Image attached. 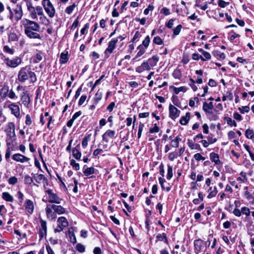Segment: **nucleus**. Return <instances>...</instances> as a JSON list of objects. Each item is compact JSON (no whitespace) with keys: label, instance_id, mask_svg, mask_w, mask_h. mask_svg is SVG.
I'll use <instances>...</instances> for the list:
<instances>
[{"label":"nucleus","instance_id":"60","mask_svg":"<svg viewBox=\"0 0 254 254\" xmlns=\"http://www.w3.org/2000/svg\"><path fill=\"white\" fill-rule=\"evenodd\" d=\"M6 121V117L4 115L2 110L0 109V125L4 123Z\"/></svg>","mask_w":254,"mask_h":254},{"label":"nucleus","instance_id":"58","mask_svg":"<svg viewBox=\"0 0 254 254\" xmlns=\"http://www.w3.org/2000/svg\"><path fill=\"white\" fill-rule=\"evenodd\" d=\"M239 111L242 113H248L250 111V107L248 106H242L238 108Z\"/></svg>","mask_w":254,"mask_h":254},{"label":"nucleus","instance_id":"55","mask_svg":"<svg viewBox=\"0 0 254 254\" xmlns=\"http://www.w3.org/2000/svg\"><path fill=\"white\" fill-rule=\"evenodd\" d=\"M229 34L230 35L229 39L231 41H233L235 38L240 37V35L236 33L234 31H231Z\"/></svg>","mask_w":254,"mask_h":254},{"label":"nucleus","instance_id":"52","mask_svg":"<svg viewBox=\"0 0 254 254\" xmlns=\"http://www.w3.org/2000/svg\"><path fill=\"white\" fill-rule=\"evenodd\" d=\"M43 59V56L42 52H39V53H37L35 56V57L34 59V63H38L40 61H42Z\"/></svg>","mask_w":254,"mask_h":254},{"label":"nucleus","instance_id":"18","mask_svg":"<svg viewBox=\"0 0 254 254\" xmlns=\"http://www.w3.org/2000/svg\"><path fill=\"white\" fill-rule=\"evenodd\" d=\"M118 41V39L117 38H114L111 40L109 43L108 46L107 48L106 49L105 53L106 54L109 53V54H111L113 53V50L115 49L116 47V44Z\"/></svg>","mask_w":254,"mask_h":254},{"label":"nucleus","instance_id":"47","mask_svg":"<svg viewBox=\"0 0 254 254\" xmlns=\"http://www.w3.org/2000/svg\"><path fill=\"white\" fill-rule=\"evenodd\" d=\"M75 6L76 4L74 3H73L72 5L67 6L65 8V12L68 14H70L73 12Z\"/></svg>","mask_w":254,"mask_h":254},{"label":"nucleus","instance_id":"61","mask_svg":"<svg viewBox=\"0 0 254 254\" xmlns=\"http://www.w3.org/2000/svg\"><path fill=\"white\" fill-rule=\"evenodd\" d=\"M178 153L177 152H171L168 155V158L169 159L173 161L175 158H176L178 157Z\"/></svg>","mask_w":254,"mask_h":254},{"label":"nucleus","instance_id":"43","mask_svg":"<svg viewBox=\"0 0 254 254\" xmlns=\"http://www.w3.org/2000/svg\"><path fill=\"white\" fill-rule=\"evenodd\" d=\"M173 76L176 79H180L182 77V72L180 69H175L173 72Z\"/></svg>","mask_w":254,"mask_h":254},{"label":"nucleus","instance_id":"15","mask_svg":"<svg viewBox=\"0 0 254 254\" xmlns=\"http://www.w3.org/2000/svg\"><path fill=\"white\" fill-rule=\"evenodd\" d=\"M169 117L173 120H175L178 118L180 114V111L176 107L170 104L169 107Z\"/></svg>","mask_w":254,"mask_h":254},{"label":"nucleus","instance_id":"35","mask_svg":"<svg viewBox=\"0 0 254 254\" xmlns=\"http://www.w3.org/2000/svg\"><path fill=\"white\" fill-rule=\"evenodd\" d=\"M68 60V55L67 52L65 53H62L60 56V63L62 64H65L67 62Z\"/></svg>","mask_w":254,"mask_h":254},{"label":"nucleus","instance_id":"33","mask_svg":"<svg viewBox=\"0 0 254 254\" xmlns=\"http://www.w3.org/2000/svg\"><path fill=\"white\" fill-rule=\"evenodd\" d=\"M1 197L4 200L8 202H12L13 201V197L9 192H2Z\"/></svg>","mask_w":254,"mask_h":254},{"label":"nucleus","instance_id":"19","mask_svg":"<svg viewBox=\"0 0 254 254\" xmlns=\"http://www.w3.org/2000/svg\"><path fill=\"white\" fill-rule=\"evenodd\" d=\"M9 91V87L7 84H4L0 89V97L2 100H4L7 97Z\"/></svg>","mask_w":254,"mask_h":254},{"label":"nucleus","instance_id":"57","mask_svg":"<svg viewBox=\"0 0 254 254\" xmlns=\"http://www.w3.org/2000/svg\"><path fill=\"white\" fill-rule=\"evenodd\" d=\"M17 195L18 199V203L21 205L24 199V194L21 191H18L17 193Z\"/></svg>","mask_w":254,"mask_h":254},{"label":"nucleus","instance_id":"24","mask_svg":"<svg viewBox=\"0 0 254 254\" xmlns=\"http://www.w3.org/2000/svg\"><path fill=\"white\" fill-rule=\"evenodd\" d=\"M159 60V58L157 55H154L147 61L150 68L156 65Z\"/></svg>","mask_w":254,"mask_h":254},{"label":"nucleus","instance_id":"26","mask_svg":"<svg viewBox=\"0 0 254 254\" xmlns=\"http://www.w3.org/2000/svg\"><path fill=\"white\" fill-rule=\"evenodd\" d=\"M210 159L212 162H214L216 165H220L221 164L219 159V156L217 153L212 152L209 155Z\"/></svg>","mask_w":254,"mask_h":254},{"label":"nucleus","instance_id":"46","mask_svg":"<svg viewBox=\"0 0 254 254\" xmlns=\"http://www.w3.org/2000/svg\"><path fill=\"white\" fill-rule=\"evenodd\" d=\"M213 55L217 58L223 60L225 58V55L224 53H221L219 51H215L213 53Z\"/></svg>","mask_w":254,"mask_h":254},{"label":"nucleus","instance_id":"13","mask_svg":"<svg viewBox=\"0 0 254 254\" xmlns=\"http://www.w3.org/2000/svg\"><path fill=\"white\" fill-rule=\"evenodd\" d=\"M8 108L11 111V113L16 118L20 117V108L18 105L15 103H11L8 105Z\"/></svg>","mask_w":254,"mask_h":254},{"label":"nucleus","instance_id":"22","mask_svg":"<svg viewBox=\"0 0 254 254\" xmlns=\"http://www.w3.org/2000/svg\"><path fill=\"white\" fill-rule=\"evenodd\" d=\"M32 175H33V180L37 184L41 183L42 181H45L47 183L48 182V179L42 174L32 173Z\"/></svg>","mask_w":254,"mask_h":254},{"label":"nucleus","instance_id":"3","mask_svg":"<svg viewBox=\"0 0 254 254\" xmlns=\"http://www.w3.org/2000/svg\"><path fill=\"white\" fill-rule=\"evenodd\" d=\"M6 8L9 12L7 17L12 22H17L22 18L23 11L21 3H17L13 7L7 5Z\"/></svg>","mask_w":254,"mask_h":254},{"label":"nucleus","instance_id":"11","mask_svg":"<svg viewBox=\"0 0 254 254\" xmlns=\"http://www.w3.org/2000/svg\"><path fill=\"white\" fill-rule=\"evenodd\" d=\"M23 206L24 207L25 212L27 214L31 215L33 214L35 206L32 200L29 199H26L25 200Z\"/></svg>","mask_w":254,"mask_h":254},{"label":"nucleus","instance_id":"53","mask_svg":"<svg viewBox=\"0 0 254 254\" xmlns=\"http://www.w3.org/2000/svg\"><path fill=\"white\" fill-rule=\"evenodd\" d=\"M153 43L157 45H161L163 43V41L159 36H156L153 39Z\"/></svg>","mask_w":254,"mask_h":254},{"label":"nucleus","instance_id":"36","mask_svg":"<svg viewBox=\"0 0 254 254\" xmlns=\"http://www.w3.org/2000/svg\"><path fill=\"white\" fill-rule=\"evenodd\" d=\"M102 96L103 94L102 92L98 90L95 94L93 99V102L95 104V105H97L98 103V102L102 99Z\"/></svg>","mask_w":254,"mask_h":254},{"label":"nucleus","instance_id":"6","mask_svg":"<svg viewBox=\"0 0 254 254\" xmlns=\"http://www.w3.org/2000/svg\"><path fill=\"white\" fill-rule=\"evenodd\" d=\"M26 7L29 12V16L32 19H37L38 12H40L43 9L40 5L34 6L32 3L26 5Z\"/></svg>","mask_w":254,"mask_h":254},{"label":"nucleus","instance_id":"49","mask_svg":"<svg viewBox=\"0 0 254 254\" xmlns=\"http://www.w3.org/2000/svg\"><path fill=\"white\" fill-rule=\"evenodd\" d=\"M182 28V26L181 25H178L175 28L173 29V37H175L177 35H179L181 29Z\"/></svg>","mask_w":254,"mask_h":254},{"label":"nucleus","instance_id":"17","mask_svg":"<svg viewBox=\"0 0 254 254\" xmlns=\"http://www.w3.org/2000/svg\"><path fill=\"white\" fill-rule=\"evenodd\" d=\"M12 159L17 162H19L20 163H25L28 162L30 160V158L22 155L20 153H16L14 154L12 156Z\"/></svg>","mask_w":254,"mask_h":254},{"label":"nucleus","instance_id":"9","mask_svg":"<svg viewBox=\"0 0 254 254\" xmlns=\"http://www.w3.org/2000/svg\"><path fill=\"white\" fill-rule=\"evenodd\" d=\"M207 242L209 243L208 246H209L210 245V242L208 240L206 242H204V241L200 239L195 240L193 242L194 251L195 254H198L201 252H202L203 249L204 248V244L206 245Z\"/></svg>","mask_w":254,"mask_h":254},{"label":"nucleus","instance_id":"27","mask_svg":"<svg viewBox=\"0 0 254 254\" xmlns=\"http://www.w3.org/2000/svg\"><path fill=\"white\" fill-rule=\"evenodd\" d=\"M33 177H31L28 175H26L24 177V183L26 185H31L33 184V186L38 187V185L36 183H33Z\"/></svg>","mask_w":254,"mask_h":254},{"label":"nucleus","instance_id":"21","mask_svg":"<svg viewBox=\"0 0 254 254\" xmlns=\"http://www.w3.org/2000/svg\"><path fill=\"white\" fill-rule=\"evenodd\" d=\"M115 131L108 129L102 135V140L104 142L108 143L109 138H113L115 135Z\"/></svg>","mask_w":254,"mask_h":254},{"label":"nucleus","instance_id":"14","mask_svg":"<svg viewBox=\"0 0 254 254\" xmlns=\"http://www.w3.org/2000/svg\"><path fill=\"white\" fill-rule=\"evenodd\" d=\"M52 209H53V206L51 204H48L45 208L47 217L50 220L56 219L57 217L55 211L54 210L53 211Z\"/></svg>","mask_w":254,"mask_h":254},{"label":"nucleus","instance_id":"20","mask_svg":"<svg viewBox=\"0 0 254 254\" xmlns=\"http://www.w3.org/2000/svg\"><path fill=\"white\" fill-rule=\"evenodd\" d=\"M38 16H39L40 23L45 26H48L50 24V20L44 14L43 9L38 12Z\"/></svg>","mask_w":254,"mask_h":254},{"label":"nucleus","instance_id":"42","mask_svg":"<svg viewBox=\"0 0 254 254\" xmlns=\"http://www.w3.org/2000/svg\"><path fill=\"white\" fill-rule=\"evenodd\" d=\"M181 140V138L179 136H177L174 139H173L171 141V146L175 148L178 147Z\"/></svg>","mask_w":254,"mask_h":254},{"label":"nucleus","instance_id":"48","mask_svg":"<svg viewBox=\"0 0 254 254\" xmlns=\"http://www.w3.org/2000/svg\"><path fill=\"white\" fill-rule=\"evenodd\" d=\"M187 90V87L185 86H182L179 88L174 87V91L176 94H178L180 92H185Z\"/></svg>","mask_w":254,"mask_h":254},{"label":"nucleus","instance_id":"50","mask_svg":"<svg viewBox=\"0 0 254 254\" xmlns=\"http://www.w3.org/2000/svg\"><path fill=\"white\" fill-rule=\"evenodd\" d=\"M7 97L11 100H14L17 98V96H16L15 93L12 89H9L8 94L7 95Z\"/></svg>","mask_w":254,"mask_h":254},{"label":"nucleus","instance_id":"64","mask_svg":"<svg viewBox=\"0 0 254 254\" xmlns=\"http://www.w3.org/2000/svg\"><path fill=\"white\" fill-rule=\"evenodd\" d=\"M89 138H90L89 136H85L83 139L82 141V146L83 148H86V147L87 146L88 142L89 140Z\"/></svg>","mask_w":254,"mask_h":254},{"label":"nucleus","instance_id":"10","mask_svg":"<svg viewBox=\"0 0 254 254\" xmlns=\"http://www.w3.org/2000/svg\"><path fill=\"white\" fill-rule=\"evenodd\" d=\"M6 66L11 68H15L21 64L22 60L19 57H16L12 59L7 58L4 60Z\"/></svg>","mask_w":254,"mask_h":254},{"label":"nucleus","instance_id":"41","mask_svg":"<svg viewBox=\"0 0 254 254\" xmlns=\"http://www.w3.org/2000/svg\"><path fill=\"white\" fill-rule=\"evenodd\" d=\"M173 176V167L170 164L167 165V180H170Z\"/></svg>","mask_w":254,"mask_h":254},{"label":"nucleus","instance_id":"38","mask_svg":"<svg viewBox=\"0 0 254 254\" xmlns=\"http://www.w3.org/2000/svg\"><path fill=\"white\" fill-rule=\"evenodd\" d=\"M245 136L247 138L254 140V131L251 129H246Z\"/></svg>","mask_w":254,"mask_h":254},{"label":"nucleus","instance_id":"32","mask_svg":"<svg viewBox=\"0 0 254 254\" xmlns=\"http://www.w3.org/2000/svg\"><path fill=\"white\" fill-rule=\"evenodd\" d=\"M78 145L73 148L72 152L73 157L79 160L81 157V153L78 148Z\"/></svg>","mask_w":254,"mask_h":254},{"label":"nucleus","instance_id":"40","mask_svg":"<svg viewBox=\"0 0 254 254\" xmlns=\"http://www.w3.org/2000/svg\"><path fill=\"white\" fill-rule=\"evenodd\" d=\"M202 108L207 115L212 114V109L209 107V105H207V103H203Z\"/></svg>","mask_w":254,"mask_h":254},{"label":"nucleus","instance_id":"4","mask_svg":"<svg viewBox=\"0 0 254 254\" xmlns=\"http://www.w3.org/2000/svg\"><path fill=\"white\" fill-rule=\"evenodd\" d=\"M44 190L47 195L45 196L42 200L45 202H49L50 203H55L60 204L62 201V199L59 197L57 194L54 193L52 190L47 189L44 186Z\"/></svg>","mask_w":254,"mask_h":254},{"label":"nucleus","instance_id":"45","mask_svg":"<svg viewBox=\"0 0 254 254\" xmlns=\"http://www.w3.org/2000/svg\"><path fill=\"white\" fill-rule=\"evenodd\" d=\"M241 212L242 214L245 215L246 217L249 216L251 213L250 209L246 206H244L241 208Z\"/></svg>","mask_w":254,"mask_h":254},{"label":"nucleus","instance_id":"59","mask_svg":"<svg viewBox=\"0 0 254 254\" xmlns=\"http://www.w3.org/2000/svg\"><path fill=\"white\" fill-rule=\"evenodd\" d=\"M18 182V179L14 176L10 177L8 180V183L11 185H15Z\"/></svg>","mask_w":254,"mask_h":254},{"label":"nucleus","instance_id":"62","mask_svg":"<svg viewBox=\"0 0 254 254\" xmlns=\"http://www.w3.org/2000/svg\"><path fill=\"white\" fill-rule=\"evenodd\" d=\"M203 59L204 60H202V61L204 62L207 60H209L211 58V56L210 54L207 52H205L203 54Z\"/></svg>","mask_w":254,"mask_h":254},{"label":"nucleus","instance_id":"30","mask_svg":"<svg viewBox=\"0 0 254 254\" xmlns=\"http://www.w3.org/2000/svg\"><path fill=\"white\" fill-rule=\"evenodd\" d=\"M190 114L188 112L185 116H182L180 120V123L182 125H186L190 120Z\"/></svg>","mask_w":254,"mask_h":254},{"label":"nucleus","instance_id":"51","mask_svg":"<svg viewBox=\"0 0 254 254\" xmlns=\"http://www.w3.org/2000/svg\"><path fill=\"white\" fill-rule=\"evenodd\" d=\"M154 127H151L149 128V132L151 133H157L159 131V127L157 126V124H154L153 125Z\"/></svg>","mask_w":254,"mask_h":254},{"label":"nucleus","instance_id":"2","mask_svg":"<svg viewBox=\"0 0 254 254\" xmlns=\"http://www.w3.org/2000/svg\"><path fill=\"white\" fill-rule=\"evenodd\" d=\"M17 80L21 83L29 81L30 83H34L37 81V77L34 72L32 71L29 65L21 67L17 74Z\"/></svg>","mask_w":254,"mask_h":254},{"label":"nucleus","instance_id":"7","mask_svg":"<svg viewBox=\"0 0 254 254\" xmlns=\"http://www.w3.org/2000/svg\"><path fill=\"white\" fill-rule=\"evenodd\" d=\"M5 131L7 135L6 139H11L13 142L15 137L14 124L13 122L8 123L5 127Z\"/></svg>","mask_w":254,"mask_h":254},{"label":"nucleus","instance_id":"34","mask_svg":"<svg viewBox=\"0 0 254 254\" xmlns=\"http://www.w3.org/2000/svg\"><path fill=\"white\" fill-rule=\"evenodd\" d=\"M150 42V38L149 36L147 35L145 37L144 39L143 40L142 44L139 45L138 46H142L143 48L146 50L148 47Z\"/></svg>","mask_w":254,"mask_h":254},{"label":"nucleus","instance_id":"54","mask_svg":"<svg viewBox=\"0 0 254 254\" xmlns=\"http://www.w3.org/2000/svg\"><path fill=\"white\" fill-rule=\"evenodd\" d=\"M70 165L76 171L79 170L80 169L79 164L76 163L73 159L70 160Z\"/></svg>","mask_w":254,"mask_h":254},{"label":"nucleus","instance_id":"28","mask_svg":"<svg viewBox=\"0 0 254 254\" xmlns=\"http://www.w3.org/2000/svg\"><path fill=\"white\" fill-rule=\"evenodd\" d=\"M12 143L11 139H6V144L7 146V148L6 151V153L5 155V159L7 160L9 158L11 154V150L10 148L12 146Z\"/></svg>","mask_w":254,"mask_h":254},{"label":"nucleus","instance_id":"56","mask_svg":"<svg viewBox=\"0 0 254 254\" xmlns=\"http://www.w3.org/2000/svg\"><path fill=\"white\" fill-rule=\"evenodd\" d=\"M141 37V35L140 32L138 31H136L132 39V42H136L138 41L139 39Z\"/></svg>","mask_w":254,"mask_h":254},{"label":"nucleus","instance_id":"16","mask_svg":"<svg viewBox=\"0 0 254 254\" xmlns=\"http://www.w3.org/2000/svg\"><path fill=\"white\" fill-rule=\"evenodd\" d=\"M20 99L22 104L26 107H28L30 103L31 100L27 91L24 90L20 95Z\"/></svg>","mask_w":254,"mask_h":254},{"label":"nucleus","instance_id":"25","mask_svg":"<svg viewBox=\"0 0 254 254\" xmlns=\"http://www.w3.org/2000/svg\"><path fill=\"white\" fill-rule=\"evenodd\" d=\"M96 171L94 167H87L86 165H84L83 167V173L87 177L95 174Z\"/></svg>","mask_w":254,"mask_h":254},{"label":"nucleus","instance_id":"29","mask_svg":"<svg viewBox=\"0 0 254 254\" xmlns=\"http://www.w3.org/2000/svg\"><path fill=\"white\" fill-rule=\"evenodd\" d=\"M208 194L207 195V198H211L212 197H215L218 191L216 187L215 186L214 187H210L208 190Z\"/></svg>","mask_w":254,"mask_h":254},{"label":"nucleus","instance_id":"8","mask_svg":"<svg viewBox=\"0 0 254 254\" xmlns=\"http://www.w3.org/2000/svg\"><path fill=\"white\" fill-rule=\"evenodd\" d=\"M58 226L54 229V232L59 233L64 230V229L68 226V222L65 217H60L57 220Z\"/></svg>","mask_w":254,"mask_h":254},{"label":"nucleus","instance_id":"23","mask_svg":"<svg viewBox=\"0 0 254 254\" xmlns=\"http://www.w3.org/2000/svg\"><path fill=\"white\" fill-rule=\"evenodd\" d=\"M151 68L147 61L144 62L142 64L135 68V71L138 73H141L144 70H149Z\"/></svg>","mask_w":254,"mask_h":254},{"label":"nucleus","instance_id":"12","mask_svg":"<svg viewBox=\"0 0 254 254\" xmlns=\"http://www.w3.org/2000/svg\"><path fill=\"white\" fill-rule=\"evenodd\" d=\"M47 222L42 219H40V226L39 229V235L40 239H43L47 235Z\"/></svg>","mask_w":254,"mask_h":254},{"label":"nucleus","instance_id":"39","mask_svg":"<svg viewBox=\"0 0 254 254\" xmlns=\"http://www.w3.org/2000/svg\"><path fill=\"white\" fill-rule=\"evenodd\" d=\"M137 49L138 51L137 52L135 58L132 59V61H134L135 59L142 56L146 51V50L143 48L142 46H138L137 47Z\"/></svg>","mask_w":254,"mask_h":254},{"label":"nucleus","instance_id":"31","mask_svg":"<svg viewBox=\"0 0 254 254\" xmlns=\"http://www.w3.org/2000/svg\"><path fill=\"white\" fill-rule=\"evenodd\" d=\"M53 210L55 211L56 214H62L65 213V209L61 205H56L52 204Z\"/></svg>","mask_w":254,"mask_h":254},{"label":"nucleus","instance_id":"44","mask_svg":"<svg viewBox=\"0 0 254 254\" xmlns=\"http://www.w3.org/2000/svg\"><path fill=\"white\" fill-rule=\"evenodd\" d=\"M225 120L226 121L227 124L231 127H236L237 125L235 120H232L230 117H225Z\"/></svg>","mask_w":254,"mask_h":254},{"label":"nucleus","instance_id":"63","mask_svg":"<svg viewBox=\"0 0 254 254\" xmlns=\"http://www.w3.org/2000/svg\"><path fill=\"white\" fill-rule=\"evenodd\" d=\"M229 4V2H226L223 0H218V4L219 6L224 8L226 7Z\"/></svg>","mask_w":254,"mask_h":254},{"label":"nucleus","instance_id":"37","mask_svg":"<svg viewBox=\"0 0 254 254\" xmlns=\"http://www.w3.org/2000/svg\"><path fill=\"white\" fill-rule=\"evenodd\" d=\"M157 241H162L164 240V242L166 244L168 243V241L166 234L165 233L158 234L156 236Z\"/></svg>","mask_w":254,"mask_h":254},{"label":"nucleus","instance_id":"1","mask_svg":"<svg viewBox=\"0 0 254 254\" xmlns=\"http://www.w3.org/2000/svg\"><path fill=\"white\" fill-rule=\"evenodd\" d=\"M21 24L27 37L30 39H41L42 37L38 33L40 30V26L38 22L27 18H24L21 20Z\"/></svg>","mask_w":254,"mask_h":254},{"label":"nucleus","instance_id":"5","mask_svg":"<svg viewBox=\"0 0 254 254\" xmlns=\"http://www.w3.org/2000/svg\"><path fill=\"white\" fill-rule=\"evenodd\" d=\"M42 5L48 16L53 18L55 15L56 9L51 1L50 0H42Z\"/></svg>","mask_w":254,"mask_h":254}]
</instances>
